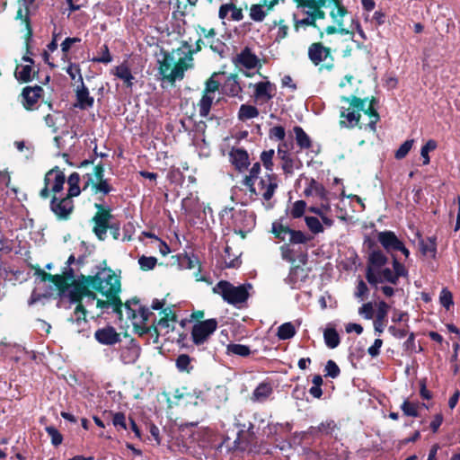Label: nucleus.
Segmentation results:
<instances>
[{"label":"nucleus","mask_w":460,"mask_h":460,"mask_svg":"<svg viewBox=\"0 0 460 460\" xmlns=\"http://www.w3.org/2000/svg\"><path fill=\"white\" fill-rule=\"evenodd\" d=\"M96 269L97 270L92 275H83L73 284V289L66 294L69 303L75 305L74 310L75 322H86L87 310L83 304L84 297L92 301L96 300L97 308L104 310L112 307V311L121 321L123 313L119 296L120 278L107 266L106 261L96 266Z\"/></svg>","instance_id":"obj_1"},{"label":"nucleus","mask_w":460,"mask_h":460,"mask_svg":"<svg viewBox=\"0 0 460 460\" xmlns=\"http://www.w3.org/2000/svg\"><path fill=\"white\" fill-rule=\"evenodd\" d=\"M341 101L348 102L347 109L341 108L340 117V126L341 128H353L358 127L359 129H369L375 132L376 124L380 120V115L375 105L377 100L375 97L360 98L356 95L342 96Z\"/></svg>","instance_id":"obj_2"},{"label":"nucleus","mask_w":460,"mask_h":460,"mask_svg":"<svg viewBox=\"0 0 460 460\" xmlns=\"http://www.w3.org/2000/svg\"><path fill=\"white\" fill-rule=\"evenodd\" d=\"M202 45H205V43L201 39L195 42L194 49H191L187 41H183L181 46L176 49L177 53L183 57H180L177 61H175L172 53L164 51L163 59L158 60V71L162 80L170 83L172 85L177 80H182L185 72L192 67L193 55L202 49Z\"/></svg>","instance_id":"obj_3"},{"label":"nucleus","mask_w":460,"mask_h":460,"mask_svg":"<svg viewBox=\"0 0 460 460\" xmlns=\"http://www.w3.org/2000/svg\"><path fill=\"white\" fill-rule=\"evenodd\" d=\"M252 288V285L251 283L234 286L227 280H220L212 290L213 293L221 296L227 304L241 308L243 304L247 303L250 297L249 290Z\"/></svg>","instance_id":"obj_4"},{"label":"nucleus","mask_w":460,"mask_h":460,"mask_svg":"<svg viewBox=\"0 0 460 460\" xmlns=\"http://www.w3.org/2000/svg\"><path fill=\"white\" fill-rule=\"evenodd\" d=\"M363 246L367 250V263L366 269V279L368 283L376 282L372 273L374 268H383L388 262V257L378 247L376 242L368 235H366Z\"/></svg>","instance_id":"obj_5"},{"label":"nucleus","mask_w":460,"mask_h":460,"mask_svg":"<svg viewBox=\"0 0 460 460\" xmlns=\"http://www.w3.org/2000/svg\"><path fill=\"white\" fill-rule=\"evenodd\" d=\"M308 58L315 66H319L320 73L331 72L334 68V58L332 49L323 46L322 42H314L308 47Z\"/></svg>","instance_id":"obj_6"},{"label":"nucleus","mask_w":460,"mask_h":460,"mask_svg":"<svg viewBox=\"0 0 460 460\" xmlns=\"http://www.w3.org/2000/svg\"><path fill=\"white\" fill-rule=\"evenodd\" d=\"M94 208L97 211L92 218L93 223V232L100 241H104L111 220L113 218L111 208L102 203H95Z\"/></svg>","instance_id":"obj_7"},{"label":"nucleus","mask_w":460,"mask_h":460,"mask_svg":"<svg viewBox=\"0 0 460 460\" xmlns=\"http://www.w3.org/2000/svg\"><path fill=\"white\" fill-rule=\"evenodd\" d=\"M234 448L241 452L259 453L261 444L254 431V424L249 423L246 430H240L234 441Z\"/></svg>","instance_id":"obj_8"},{"label":"nucleus","mask_w":460,"mask_h":460,"mask_svg":"<svg viewBox=\"0 0 460 460\" xmlns=\"http://www.w3.org/2000/svg\"><path fill=\"white\" fill-rule=\"evenodd\" d=\"M217 320L215 318L208 319L193 324L190 332L191 341L197 345H203L217 328Z\"/></svg>","instance_id":"obj_9"},{"label":"nucleus","mask_w":460,"mask_h":460,"mask_svg":"<svg viewBox=\"0 0 460 460\" xmlns=\"http://www.w3.org/2000/svg\"><path fill=\"white\" fill-rule=\"evenodd\" d=\"M279 187L278 176L275 173H266L263 177L259 178L256 188V193L261 195L266 201L270 200Z\"/></svg>","instance_id":"obj_10"},{"label":"nucleus","mask_w":460,"mask_h":460,"mask_svg":"<svg viewBox=\"0 0 460 460\" xmlns=\"http://www.w3.org/2000/svg\"><path fill=\"white\" fill-rule=\"evenodd\" d=\"M49 207L58 220L69 219L75 208L73 199L66 197L59 199L56 195L52 196Z\"/></svg>","instance_id":"obj_11"},{"label":"nucleus","mask_w":460,"mask_h":460,"mask_svg":"<svg viewBox=\"0 0 460 460\" xmlns=\"http://www.w3.org/2000/svg\"><path fill=\"white\" fill-rule=\"evenodd\" d=\"M44 90L40 85L25 86L20 94L21 103L27 111L36 108L39 100L43 96Z\"/></svg>","instance_id":"obj_12"},{"label":"nucleus","mask_w":460,"mask_h":460,"mask_svg":"<svg viewBox=\"0 0 460 460\" xmlns=\"http://www.w3.org/2000/svg\"><path fill=\"white\" fill-rule=\"evenodd\" d=\"M84 186L83 190L91 187L93 194H102V196L108 195L113 190V187L109 183L107 179L93 181L92 173H85L83 175ZM100 201H103V197H99Z\"/></svg>","instance_id":"obj_13"},{"label":"nucleus","mask_w":460,"mask_h":460,"mask_svg":"<svg viewBox=\"0 0 460 460\" xmlns=\"http://www.w3.org/2000/svg\"><path fill=\"white\" fill-rule=\"evenodd\" d=\"M235 67L247 70L254 69L258 66H261L259 58L252 51L249 47H245L232 59Z\"/></svg>","instance_id":"obj_14"},{"label":"nucleus","mask_w":460,"mask_h":460,"mask_svg":"<svg viewBox=\"0 0 460 460\" xmlns=\"http://www.w3.org/2000/svg\"><path fill=\"white\" fill-rule=\"evenodd\" d=\"M179 264L181 267L192 270L198 267L196 272H194V278L196 281L208 282L207 277L200 275L201 272V263L199 257L193 252L188 253L184 252L178 255Z\"/></svg>","instance_id":"obj_15"},{"label":"nucleus","mask_w":460,"mask_h":460,"mask_svg":"<svg viewBox=\"0 0 460 460\" xmlns=\"http://www.w3.org/2000/svg\"><path fill=\"white\" fill-rule=\"evenodd\" d=\"M331 4H333L332 9H335V1L333 0H308L303 8H307L314 22H317V20L326 18V13L323 8L328 7Z\"/></svg>","instance_id":"obj_16"},{"label":"nucleus","mask_w":460,"mask_h":460,"mask_svg":"<svg viewBox=\"0 0 460 460\" xmlns=\"http://www.w3.org/2000/svg\"><path fill=\"white\" fill-rule=\"evenodd\" d=\"M229 159L235 170L244 172L250 165L248 152L240 147H233L229 152Z\"/></svg>","instance_id":"obj_17"},{"label":"nucleus","mask_w":460,"mask_h":460,"mask_svg":"<svg viewBox=\"0 0 460 460\" xmlns=\"http://www.w3.org/2000/svg\"><path fill=\"white\" fill-rule=\"evenodd\" d=\"M273 394V383L270 379L261 382L253 390L251 400L253 402H265Z\"/></svg>","instance_id":"obj_18"},{"label":"nucleus","mask_w":460,"mask_h":460,"mask_svg":"<svg viewBox=\"0 0 460 460\" xmlns=\"http://www.w3.org/2000/svg\"><path fill=\"white\" fill-rule=\"evenodd\" d=\"M94 338L103 345H114L121 341L119 333L112 326L98 329L94 332Z\"/></svg>","instance_id":"obj_19"},{"label":"nucleus","mask_w":460,"mask_h":460,"mask_svg":"<svg viewBox=\"0 0 460 460\" xmlns=\"http://www.w3.org/2000/svg\"><path fill=\"white\" fill-rule=\"evenodd\" d=\"M253 87L254 98L264 102L270 101L275 96L277 91L276 85L270 81L259 82L255 84Z\"/></svg>","instance_id":"obj_20"},{"label":"nucleus","mask_w":460,"mask_h":460,"mask_svg":"<svg viewBox=\"0 0 460 460\" xmlns=\"http://www.w3.org/2000/svg\"><path fill=\"white\" fill-rule=\"evenodd\" d=\"M221 92L230 97L242 98L243 88L240 84L238 75L230 74L221 86Z\"/></svg>","instance_id":"obj_21"},{"label":"nucleus","mask_w":460,"mask_h":460,"mask_svg":"<svg viewBox=\"0 0 460 460\" xmlns=\"http://www.w3.org/2000/svg\"><path fill=\"white\" fill-rule=\"evenodd\" d=\"M377 240L388 253L395 252L402 242L393 231L389 230L379 232L377 234Z\"/></svg>","instance_id":"obj_22"},{"label":"nucleus","mask_w":460,"mask_h":460,"mask_svg":"<svg viewBox=\"0 0 460 460\" xmlns=\"http://www.w3.org/2000/svg\"><path fill=\"white\" fill-rule=\"evenodd\" d=\"M83 275L84 274H79L77 276V279H74V281L66 283L64 281V278L61 276V274H50L47 281L51 282L56 287L58 296L66 297V294L69 293V290L73 289V284L78 281Z\"/></svg>","instance_id":"obj_23"},{"label":"nucleus","mask_w":460,"mask_h":460,"mask_svg":"<svg viewBox=\"0 0 460 460\" xmlns=\"http://www.w3.org/2000/svg\"><path fill=\"white\" fill-rule=\"evenodd\" d=\"M76 104L81 110L92 108L94 103L93 97L90 96L89 90L84 83L78 84L75 90Z\"/></svg>","instance_id":"obj_24"},{"label":"nucleus","mask_w":460,"mask_h":460,"mask_svg":"<svg viewBox=\"0 0 460 460\" xmlns=\"http://www.w3.org/2000/svg\"><path fill=\"white\" fill-rule=\"evenodd\" d=\"M39 68L35 70L31 65H16L14 76L21 83H30L34 78L40 80Z\"/></svg>","instance_id":"obj_25"},{"label":"nucleus","mask_w":460,"mask_h":460,"mask_svg":"<svg viewBox=\"0 0 460 460\" xmlns=\"http://www.w3.org/2000/svg\"><path fill=\"white\" fill-rule=\"evenodd\" d=\"M16 20H20L21 23L25 27V34H24V44H25V54L30 57L33 55L31 48V41L33 36V30L31 27V18L27 17L26 14H22V10L16 13L15 16Z\"/></svg>","instance_id":"obj_26"},{"label":"nucleus","mask_w":460,"mask_h":460,"mask_svg":"<svg viewBox=\"0 0 460 460\" xmlns=\"http://www.w3.org/2000/svg\"><path fill=\"white\" fill-rule=\"evenodd\" d=\"M390 305L385 301H379L377 304V311L376 319L374 320V329L378 334H381L386 324V317Z\"/></svg>","instance_id":"obj_27"},{"label":"nucleus","mask_w":460,"mask_h":460,"mask_svg":"<svg viewBox=\"0 0 460 460\" xmlns=\"http://www.w3.org/2000/svg\"><path fill=\"white\" fill-rule=\"evenodd\" d=\"M288 146L287 143L282 142L278 146V155L282 163V170L285 174H292L294 172V159L291 157L288 151Z\"/></svg>","instance_id":"obj_28"},{"label":"nucleus","mask_w":460,"mask_h":460,"mask_svg":"<svg viewBox=\"0 0 460 460\" xmlns=\"http://www.w3.org/2000/svg\"><path fill=\"white\" fill-rule=\"evenodd\" d=\"M308 277V271L300 266H292L286 279V282L292 288H296L297 284L305 282Z\"/></svg>","instance_id":"obj_29"},{"label":"nucleus","mask_w":460,"mask_h":460,"mask_svg":"<svg viewBox=\"0 0 460 460\" xmlns=\"http://www.w3.org/2000/svg\"><path fill=\"white\" fill-rule=\"evenodd\" d=\"M261 170V163H254L249 171V174L245 175L242 181L243 185H244L248 189L251 196L257 195L255 181L259 179Z\"/></svg>","instance_id":"obj_30"},{"label":"nucleus","mask_w":460,"mask_h":460,"mask_svg":"<svg viewBox=\"0 0 460 460\" xmlns=\"http://www.w3.org/2000/svg\"><path fill=\"white\" fill-rule=\"evenodd\" d=\"M373 275L376 277V282L369 283L371 286L376 287L378 283H383L385 281L389 282L393 285H396L397 281L394 278V274L393 270L389 268H374L372 270Z\"/></svg>","instance_id":"obj_31"},{"label":"nucleus","mask_w":460,"mask_h":460,"mask_svg":"<svg viewBox=\"0 0 460 460\" xmlns=\"http://www.w3.org/2000/svg\"><path fill=\"white\" fill-rule=\"evenodd\" d=\"M113 75L122 80L126 87H132L133 80L135 78L132 75L131 70L128 67L127 62H123L120 65L115 66L113 69Z\"/></svg>","instance_id":"obj_32"},{"label":"nucleus","mask_w":460,"mask_h":460,"mask_svg":"<svg viewBox=\"0 0 460 460\" xmlns=\"http://www.w3.org/2000/svg\"><path fill=\"white\" fill-rule=\"evenodd\" d=\"M305 13L307 16L301 20H298L296 18V13L293 14L294 30L297 32V31H299L301 27L305 28V27L310 26V27L315 28L319 31V38L322 40L323 38V30L320 28V26L317 24V22H314L308 10L305 12Z\"/></svg>","instance_id":"obj_33"},{"label":"nucleus","mask_w":460,"mask_h":460,"mask_svg":"<svg viewBox=\"0 0 460 460\" xmlns=\"http://www.w3.org/2000/svg\"><path fill=\"white\" fill-rule=\"evenodd\" d=\"M420 251L422 255H430L435 258L437 253V237L429 236L427 239H420L419 242Z\"/></svg>","instance_id":"obj_34"},{"label":"nucleus","mask_w":460,"mask_h":460,"mask_svg":"<svg viewBox=\"0 0 460 460\" xmlns=\"http://www.w3.org/2000/svg\"><path fill=\"white\" fill-rule=\"evenodd\" d=\"M214 99H215L214 95H209V94H206V93H202L201 98L197 104L200 117H202V118L208 117L211 108H212V105H213V102H214Z\"/></svg>","instance_id":"obj_35"},{"label":"nucleus","mask_w":460,"mask_h":460,"mask_svg":"<svg viewBox=\"0 0 460 460\" xmlns=\"http://www.w3.org/2000/svg\"><path fill=\"white\" fill-rule=\"evenodd\" d=\"M296 145L300 149H309L312 147V140L306 132L300 127L295 126L293 128Z\"/></svg>","instance_id":"obj_36"},{"label":"nucleus","mask_w":460,"mask_h":460,"mask_svg":"<svg viewBox=\"0 0 460 460\" xmlns=\"http://www.w3.org/2000/svg\"><path fill=\"white\" fill-rule=\"evenodd\" d=\"M336 429L337 425L335 421L329 420L322 422L317 427H310L309 433L313 436H317L318 433H322L323 435H332Z\"/></svg>","instance_id":"obj_37"},{"label":"nucleus","mask_w":460,"mask_h":460,"mask_svg":"<svg viewBox=\"0 0 460 460\" xmlns=\"http://www.w3.org/2000/svg\"><path fill=\"white\" fill-rule=\"evenodd\" d=\"M259 114V110L255 106L242 104L238 111V119L241 121H245L247 119L258 117Z\"/></svg>","instance_id":"obj_38"},{"label":"nucleus","mask_w":460,"mask_h":460,"mask_svg":"<svg viewBox=\"0 0 460 460\" xmlns=\"http://www.w3.org/2000/svg\"><path fill=\"white\" fill-rule=\"evenodd\" d=\"M252 351L249 346L239 343H229L226 346L227 355H236L243 358H247L251 355Z\"/></svg>","instance_id":"obj_39"},{"label":"nucleus","mask_w":460,"mask_h":460,"mask_svg":"<svg viewBox=\"0 0 460 460\" xmlns=\"http://www.w3.org/2000/svg\"><path fill=\"white\" fill-rule=\"evenodd\" d=\"M323 339L330 349L337 348L341 342L340 335L334 328H326L323 332Z\"/></svg>","instance_id":"obj_40"},{"label":"nucleus","mask_w":460,"mask_h":460,"mask_svg":"<svg viewBox=\"0 0 460 460\" xmlns=\"http://www.w3.org/2000/svg\"><path fill=\"white\" fill-rule=\"evenodd\" d=\"M191 362L192 358L188 354H180L175 359V366L179 372L190 374L194 368Z\"/></svg>","instance_id":"obj_41"},{"label":"nucleus","mask_w":460,"mask_h":460,"mask_svg":"<svg viewBox=\"0 0 460 460\" xmlns=\"http://www.w3.org/2000/svg\"><path fill=\"white\" fill-rule=\"evenodd\" d=\"M248 219L247 211H239L233 216V226L234 232L236 234H239L242 238H245L247 232L249 229L247 227H243L241 225L237 224V220H245Z\"/></svg>","instance_id":"obj_42"},{"label":"nucleus","mask_w":460,"mask_h":460,"mask_svg":"<svg viewBox=\"0 0 460 460\" xmlns=\"http://www.w3.org/2000/svg\"><path fill=\"white\" fill-rule=\"evenodd\" d=\"M266 2L261 0L260 4H252L250 8V17L254 22H262L267 15L264 10Z\"/></svg>","instance_id":"obj_43"},{"label":"nucleus","mask_w":460,"mask_h":460,"mask_svg":"<svg viewBox=\"0 0 460 460\" xmlns=\"http://www.w3.org/2000/svg\"><path fill=\"white\" fill-rule=\"evenodd\" d=\"M296 328L292 323H282L277 332V336L279 340L285 341L293 338L296 335Z\"/></svg>","instance_id":"obj_44"},{"label":"nucleus","mask_w":460,"mask_h":460,"mask_svg":"<svg viewBox=\"0 0 460 460\" xmlns=\"http://www.w3.org/2000/svg\"><path fill=\"white\" fill-rule=\"evenodd\" d=\"M275 155V151L273 149L264 150L261 152L260 155L261 162L264 168L267 170V173H274V164L273 157Z\"/></svg>","instance_id":"obj_45"},{"label":"nucleus","mask_w":460,"mask_h":460,"mask_svg":"<svg viewBox=\"0 0 460 460\" xmlns=\"http://www.w3.org/2000/svg\"><path fill=\"white\" fill-rule=\"evenodd\" d=\"M139 355H140V348L135 346V347L127 348L126 349H124L122 351L120 357L124 363L131 364V363H135L137 360V358H139Z\"/></svg>","instance_id":"obj_46"},{"label":"nucleus","mask_w":460,"mask_h":460,"mask_svg":"<svg viewBox=\"0 0 460 460\" xmlns=\"http://www.w3.org/2000/svg\"><path fill=\"white\" fill-rule=\"evenodd\" d=\"M313 239V236L306 235L300 230L291 229L289 233V243L292 244H305Z\"/></svg>","instance_id":"obj_47"},{"label":"nucleus","mask_w":460,"mask_h":460,"mask_svg":"<svg viewBox=\"0 0 460 460\" xmlns=\"http://www.w3.org/2000/svg\"><path fill=\"white\" fill-rule=\"evenodd\" d=\"M225 268L226 269H236L239 268L242 264V261L238 256H234V258H231L232 256V248L229 245H226L225 247Z\"/></svg>","instance_id":"obj_48"},{"label":"nucleus","mask_w":460,"mask_h":460,"mask_svg":"<svg viewBox=\"0 0 460 460\" xmlns=\"http://www.w3.org/2000/svg\"><path fill=\"white\" fill-rule=\"evenodd\" d=\"M54 170V183L51 186V192L56 195L57 193L60 192L63 190L64 183L66 181V177L63 172L59 171L58 167H56Z\"/></svg>","instance_id":"obj_49"},{"label":"nucleus","mask_w":460,"mask_h":460,"mask_svg":"<svg viewBox=\"0 0 460 460\" xmlns=\"http://www.w3.org/2000/svg\"><path fill=\"white\" fill-rule=\"evenodd\" d=\"M219 73H213L211 76L205 82V88L202 93L209 95H214L219 90L221 83L215 79Z\"/></svg>","instance_id":"obj_50"},{"label":"nucleus","mask_w":460,"mask_h":460,"mask_svg":"<svg viewBox=\"0 0 460 460\" xmlns=\"http://www.w3.org/2000/svg\"><path fill=\"white\" fill-rule=\"evenodd\" d=\"M164 315L157 321V325L161 328H169L170 324L169 322H176L177 321V315L174 312H172L169 308H164L161 312Z\"/></svg>","instance_id":"obj_51"},{"label":"nucleus","mask_w":460,"mask_h":460,"mask_svg":"<svg viewBox=\"0 0 460 460\" xmlns=\"http://www.w3.org/2000/svg\"><path fill=\"white\" fill-rule=\"evenodd\" d=\"M437 147H438V143L434 139L428 140L427 143L421 146L420 155L423 159V161H422L423 165H427L430 163V158H429V153L430 151H434Z\"/></svg>","instance_id":"obj_52"},{"label":"nucleus","mask_w":460,"mask_h":460,"mask_svg":"<svg viewBox=\"0 0 460 460\" xmlns=\"http://www.w3.org/2000/svg\"><path fill=\"white\" fill-rule=\"evenodd\" d=\"M290 232L291 228L288 226H284L279 222H274L272 224V233L274 234L276 238L281 241H285L286 235H289Z\"/></svg>","instance_id":"obj_53"},{"label":"nucleus","mask_w":460,"mask_h":460,"mask_svg":"<svg viewBox=\"0 0 460 460\" xmlns=\"http://www.w3.org/2000/svg\"><path fill=\"white\" fill-rule=\"evenodd\" d=\"M419 404L417 402H410L408 399L404 400L401 405V410L405 416L418 417L419 416Z\"/></svg>","instance_id":"obj_54"},{"label":"nucleus","mask_w":460,"mask_h":460,"mask_svg":"<svg viewBox=\"0 0 460 460\" xmlns=\"http://www.w3.org/2000/svg\"><path fill=\"white\" fill-rule=\"evenodd\" d=\"M277 26L279 27V30H278V33L276 35L275 40L279 42L282 40H284L285 38H287V36L288 34V29L289 28L285 23V20L284 19H280L279 21H273L271 28H274V27H277Z\"/></svg>","instance_id":"obj_55"},{"label":"nucleus","mask_w":460,"mask_h":460,"mask_svg":"<svg viewBox=\"0 0 460 460\" xmlns=\"http://www.w3.org/2000/svg\"><path fill=\"white\" fill-rule=\"evenodd\" d=\"M392 259H393V271L394 274V278L396 279V281L398 282L400 277H406L408 275V270L405 268V266L398 261V259L395 255L392 254Z\"/></svg>","instance_id":"obj_56"},{"label":"nucleus","mask_w":460,"mask_h":460,"mask_svg":"<svg viewBox=\"0 0 460 460\" xmlns=\"http://www.w3.org/2000/svg\"><path fill=\"white\" fill-rule=\"evenodd\" d=\"M305 221L307 227L313 234H316L323 232V226L317 217H305Z\"/></svg>","instance_id":"obj_57"},{"label":"nucleus","mask_w":460,"mask_h":460,"mask_svg":"<svg viewBox=\"0 0 460 460\" xmlns=\"http://www.w3.org/2000/svg\"><path fill=\"white\" fill-rule=\"evenodd\" d=\"M66 72L68 74L72 80H75V78H77L76 83H78V84L84 83L79 64L70 63L69 66L66 67Z\"/></svg>","instance_id":"obj_58"},{"label":"nucleus","mask_w":460,"mask_h":460,"mask_svg":"<svg viewBox=\"0 0 460 460\" xmlns=\"http://www.w3.org/2000/svg\"><path fill=\"white\" fill-rule=\"evenodd\" d=\"M45 430L48 435L50 437L51 444L54 447H58L63 442V435L58 431L57 428L54 426H47L45 427Z\"/></svg>","instance_id":"obj_59"},{"label":"nucleus","mask_w":460,"mask_h":460,"mask_svg":"<svg viewBox=\"0 0 460 460\" xmlns=\"http://www.w3.org/2000/svg\"><path fill=\"white\" fill-rule=\"evenodd\" d=\"M101 56L100 57H94L91 59L93 63H102V64H108L112 61V57L111 55L109 47L107 44H104L100 49Z\"/></svg>","instance_id":"obj_60"},{"label":"nucleus","mask_w":460,"mask_h":460,"mask_svg":"<svg viewBox=\"0 0 460 460\" xmlns=\"http://www.w3.org/2000/svg\"><path fill=\"white\" fill-rule=\"evenodd\" d=\"M157 263V259L154 256H145L142 255L138 259V264L142 270L148 271L153 270Z\"/></svg>","instance_id":"obj_61"},{"label":"nucleus","mask_w":460,"mask_h":460,"mask_svg":"<svg viewBox=\"0 0 460 460\" xmlns=\"http://www.w3.org/2000/svg\"><path fill=\"white\" fill-rule=\"evenodd\" d=\"M209 49L213 52L218 54L220 58H225L227 46L220 39L215 38L211 40V42H209Z\"/></svg>","instance_id":"obj_62"},{"label":"nucleus","mask_w":460,"mask_h":460,"mask_svg":"<svg viewBox=\"0 0 460 460\" xmlns=\"http://www.w3.org/2000/svg\"><path fill=\"white\" fill-rule=\"evenodd\" d=\"M110 414L112 415V424L117 429V430L127 429V422H126V415L124 412L118 411L112 413L110 411Z\"/></svg>","instance_id":"obj_63"},{"label":"nucleus","mask_w":460,"mask_h":460,"mask_svg":"<svg viewBox=\"0 0 460 460\" xmlns=\"http://www.w3.org/2000/svg\"><path fill=\"white\" fill-rule=\"evenodd\" d=\"M439 302L447 310H449V308L454 305L452 292L447 288H442L439 295Z\"/></svg>","instance_id":"obj_64"}]
</instances>
